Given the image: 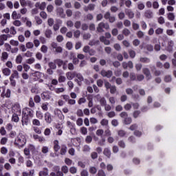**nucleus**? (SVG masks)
Masks as SVG:
<instances>
[{"label": "nucleus", "instance_id": "obj_1", "mask_svg": "<svg viewBox=\"0 0 176 176\" xmlns=\"http://www.w3.org/2000/svg\"><path fill=\"white\" fill-rule=\"evenodd\" d=\"M26 136L23 135L22 133H20L19 135H17L16 140H14V145H16L18 147L22 148L26 144Z\"/></svg>", "mask_w": 176, "mask_h": 176}, {"label": "nucleus", "instance_id": "obj_2", "mask_svg": "<svg viewBox=\"0 0 176 176\" xmlns=\"http://www.w3.org/2000/svg\"><path fill=\"white\" fill-rule=\"evenodd\" d=\"M33 111H23L22 117V124L23 126H27L29 123V117H32Z\"/></svg>", "mask_w": 176, "mask_h": 176}, {"label": "nucleus", "instance_id": "obj_3", "mask_svg": "<svg viewBox=\"0 0 176 176\" xmlns=\"http://www.w3.org/2000/svg\"><path fill=\"white\" fill-rule=\"evenodd\" d=\"M96 134L101 138V140L98 142V145L103 146L104 145V143L106 142V138H104V130L102 129H98L96 132Z\"/></svg>", "mask_w": 176, "mask_h": 176}, {"label": "nucleus", "instance_id": "obj_4", "mask_svg": "<svg viewBox=\"0 0 176 176\" xmlns=\"http://www.w3.org/2000/svg\"><path fill=\"white\" fill-rule=\"evenodd\" d=\"M102 28H105V30H109V24L104 23L103 22L100 23L97 27L98 32H104V29Z\"/></svg>", "mask_w": 176, "mask_h": 176}, {"label": "nucleus", "instance_id": "obj_5", "mask_svg": "<svg viewBox=\"0 0 176 176\" xmlns=\"http://www.w3.org/2000/svg\"><path fill=\"white\" fill-rule=\"evenodd\" d=\"M142 72L144 75H145L147 80H151V79H152V74H151V70H149L148 68L146 67L143 68Z\"/></svg>", "mask_w": 176, "mask_h": 176}, {"label": "nucleus", "instance_id": "obj_6", "mask_svg": "<svg viewBox=\"0 0 176 176\" xmlns=\"http://www.w3.org/2000/svg\"><path fill=\"white\" fill-rule=\"evenodd\" d=\"M100 75H102V76L103 77H106V78H111L112 76V75H113V72H112L111 70H108L107 72L102 69L100 72Z\"/></svg>", "mask_w": 176, "mask_h": 176}, {"label": "nucleus", "instance_id": "obj_7", "mask_svg": "<svg viewBox=\"0 0 176 176\" xmlns=\"http://www.w3.org/2000/svg\"><path fill=\"white\" fill-rule=\"evenodd\" d=\"M76 72H68L66 73V78L68 80H72L76 76Z\"/></svg>", "mask_w": 176, "mask_h": 176}, {"label": "nucleus", "instance_id": "obj_8", "mask_svg": "<svg viewBox=\"0 0 176 176\" xmlns=\"http://www.w3.org/2000/svg\"><path fill=\"white\" fill-rule=\"evenodd\" d=\"M57 15L62 19H65V14H64V9L63 8H57L56 9Z\"/></svg>", "mask_w": 176, "mask_h": 176}, {"label": "nucleus", "instance_id": "obj_9", "mask_svg": "<svg viewBox=\"0 0 176 176\" xmlns=\"http://www.w3.org/2000/svg\"><path fill=\"white\" fill-rule=\"evenodd\" d=\"M117 134L120 138H126L128 136L127 132L122 129L117 131Z\"/></svg>", "mask_w": 176, "mask_h": 176}, {"label": "nucleus", "instance_id": "obj_10", "mask_svg": "<svg viewBox=\"0 0 176 176\" xmlns=\"http://www.w3.org/2000/svg\"><path fill=\"white\" fill-rule=\"evenodd\" d=\"M103 154L108 159L111 158V155H112V152L111 151V149L109 148H104Z\"/></svg>", "mask_w": 176, "mask_h": 176}, {"label": "nucleus", "instance_id": "obj_11", "mask_svg": "<svg viewBox=\"0 0 176 176\" xmlns=\"http://www.w3.org/2000/svg\"><path fill=\"white\" fill-rule=\"evenodd\" d=\"M173 47H174V41L173 40H170L168 43V47L166 48L167 52L171 53V52H173Z\"/></svg>", "mask_w": 176, "mask_h": 176}, {"label": "nucleus", "instance_id": "obj_12", "mask_svg": "<svg viewBox=\"0 0 176 176\" xmlns=\"http://www.w3.org/2000/svg\"><path fill=\"white\" fill-rule=\"evenodd\" d=\"M125 13L128 16L129 19H134V12L131 10L126 9Z\"/></svg>", "mask_w": 176, "mask_h": 176}, {"label": "nucleus", "instance_id": "obj_13", "mask_svg": "<svg viewBox=\"0 0 176 176\" xmlns=\"http://www.w3.org/2000/svg\"><path fill=\"white\" fill-rule=\"evenodd\" d=\"M144 16L146 19H152V17H153V12L151 10H148L145 11Z\"/></svg>", "mask_w": 176, "mask_h": 176}, {"label": "nucleus", "instance_id": "obj_14", "mask_svg": "<svg viewBox=\"0 0 176 176\" xmlns=\"http://www.w3.org/2000/svg\"><path fill=\"white\" fill-rule=\"evenodd\" d=\"M44 118L47 123L50 124L52 122V116H51V114L49 113V112L45 113V116H44Z\"/></svg>", "mask_w": 176, "mask_h": 176}, {"label": "nucleus", "instance_id": "obj_15", "mask_svg": "<svg viewBox=\"0 0 176 176\" xmlns=\"http://www.w3.org/2000/svg\"><path fill=\"white\" fill-rule=\"evenodd\" d=\"M140 63H144V64H148L151 63V59L146 57H141L140 58Z\"/></svg>", "mask_w": 176, "mask_h": 176}, {"label": "nucleus", "instance_id": "obj_16", "mask_svg": "<svg viewBox=\"0 0 176 176\" xmlns=\"http://www.w3.org/2000/svg\"><path fill=\"white\" fill-rule=\"evenodd\" d=\"M54 63L55 64H57L58 65V67L60 68L61 67V66L63 65V64H64V61L61 59H55L54 60Z\"/></svg>", "mask_w": 176, "mask_h": 176}, {"label": "nucleus", "instance_id": "obj_17", "mask_svg": "<svg viewBox=\"0 0 176 176\" xmlns=\"http://www.w3.org/2000/svg\"><path fill=\"white\" fill-rule=\"evenodd\" d=\"M133 135L138 138H140L142 136L143 132H142V131L135 130L133 132Z\"/></svg>", "mask_w": 176, "mask_h": 176}, {"label": "nucleus", "instance_id": "obj_18", "mask_svg": "<svg viewBox=\"0 0 176 176\" xmlns=\"http://www.w3.org/2000/svg\"><path fill=\"white\" fill-rule=\"evenodd\" d=\"M127 141L131 144H135L136 138L133 135H131L130 137L128 138Z\"/></svg>", "mask_w": 176, "mask_h": 176}, {"label": "nucleus", "instance_id": "obj_19", "mask_svg": "<svg viewBox=\"0 0 176 176\" xmlns=\"http://www.w3.org/2000/svg\"><path fill=\"white\" fill-rule=\"evenodd\" d=\"M67 146L63 145L61 146V150L60 151V154H61L62 155H65L67 153Z\"/></svg>", "mask_w": 176, "mask_h": 176}, {"label": "nucleus", "instance_id": "obj_20", "mask_svg": "<svg viewBox=\"0 0 176 176\" xmlns=\"http://www.w3.org/2000/svg\"><path fill=\"white\" fill-rule=\"evenodd\" d=\"M43 171H40L39 176H47L48 175V168H44Z\"/></svg>", "mask_w": 176, "mask_h": 176}, {"label": "nucleus", "instance_id": "obj_21", "mask_svg": "<svg viewBox=\"0 0 176 176\" xmlns=\"http://www.w3.org/2000/svg\"><path fill=\"white\" fill-rule=\"evenodd\" d=\"M14 78H16V79H19V72H17V70H14V73L10 77V78L11 79H14Z\"/></svg>", "mask_w": 176, "mask_h": 176}, {"label": "nucleus", "instance_id": "obj_22", "mask_svg": "<svg viewBox=\"0 0 176 176\" xmlns=\"http://www.w3.org/2000/svg\"><path fill=\"white\" fill-rule=\"evenodd\" d=\"M89 172L92 175H95L97 173V168L94 166L89 167Z\"/></svg>", "mask_w": 176, "mask_h": 176}, {"label": "nucleus", "instance_id": "obj_23", "mask_svg": "<svg viewBox=\"0 0 176 176\" xmlns=\"http://www.w3.org/2000/svg\"><path fill=\"white\" fill-rule=\"evenodd\" d=\"M137 129H138V125L137 124H133L129 127V130L131 131H138Z\"/></svg>", "mask_w": 176, "mask_h": 176}, {"label": "nucleus", "instance_id": "obj_24", "mask_svg": "<svg viewBox=\"0 0 176 176\" xmlns=\"http://www.w3.org/2000/svg\"><path fill=\"white\" fill-rule=\"evenodd\" d=\"M12 111H21V109H20V104H15L12 107Z\"/></svg>", "mask_w": 176, "mask_h": 176}, {"label": "nucleus", "instance_id": "obj_25", "mask_svg": "<svg viewBox=\"0 0 176 176\" xmlns=\"http://www.w3.org/2000/svg\"><path fill=\"white\" fill-rule=\"evenodd\" d=\"M10 69L9 68H5L3 69V74L6 75V76H9L10 75Z\"/></svg>", "mask_w": 176, "mask_h": 176}, {"label": "nucleus", "instance_id": "obj_26", "mask_svg": "<svg viewBox=\"0 0 176 176\" xmlns=\"http://www.w3.org/2000/svg\"><path fill=\"white\" fill-rule=\"evenodd\" d=\"M48 67H50L51 69H56V68H57V65H56V63L54 62H50L48 63Z\"/></svg>", "mask_w": 176, "mask_h": 176}, {"label": "nucleus", "instance_id": "obj_27", "mask_svg": "<svg viewBox=\"0 0 176 176\" xmlns=\"http://www.w3.org/2000/svg\"><path fill=\"white\" fill-rule=\"evenodd\" d=\"M144 49H146L148 52H153V45L151 44H147L145 47Z\"/></svg>", "mask_w": 176, "mask_h": 176}, {"label": "nucleus", "instance_id": "obj_28", "mask_svg": "<svg viewBox=\"0 0 176 176\" xmlns=\"http://www.w3.org/2000/svg\"><path fill=\"white\" fill-rule=\"evenodd\" d=\"M76 78L78 79V80H80V82H83L85 80V78H83V76L80 73H76Z\"/></svg>", "mask_w": 176, "mask_h": 176}, {"label": "nucleus", "instance_id": "obj_29", "mask_svg": "<svg viewBox=\"0 0 176 176\" xmlns=\"http://www.w3.org/2000/svg\"><path fill=\"white\" fill-rule=\"evenodd\" d=\"M100 124L102 126H106V128H109V126H108V120H105V119L102 120L101 122H100Z\"/></svg>", "mask_w": 176, "mask_h": 176}, {"label": "nucleus", "instance_id": "obj_30", "mask_svg": "<svg viewBox=\"0 0 176 176\" xmlns=\"http://www.w3.org/2000/svg\"><path fill=\"white\" fill-rule=\"evenodd\" d=\"M131 123H132V118H129V117L124 118V124L129 125Z\"/></svg>", "mask_w": 176, "mask_h": 176}, {"label": "nucleus", "instance_id": "obj_31", "mask_svg": "<svg viewBox=\"0 0 176 176\" xmlns=\"http://www.w3.org/2000/svg\"><path fill=\"white\" fill-rule=\"evenodd\" d=\"M23 61V56L21 55H18L16 58V64H21V62Z\"/></svg>", "mask_w": 176, "mask_h": 176}, {"label": "nucleus", "instance_id": "obj_32", "mask_svg": "<svg viewBox=\"0 0 176 176\" xmlns=\"http://www.w3.org/2000/svg\"><path fill=\"white\" fill-rule=\"evenodd\" d=\"M118 145L122 148H124L126 147V143H124V140L118 141Z\"/></svg>", "mask_w": 176, "mask_h": 176}, {"label": "nucleus", "instance_id": "obj_33", "mask_svg": "<svg viewBox=\"0 0 176 176\" xmlns=\"http://www.w3.org/2000/svg\"><path fill=\"white\" fill-rule=\"evenodd\" d=\"M66 47H67V49H68V50H72V47H74V45H73V44H72V42L68 41V42L66 43Z\"/></svg>", "mask_w": 176, "mask_h": 176}, {"label": "nucleus", "instance_id": "obj_34", "mask_svg": "<svg viewBox=\"0 0 176 176\" xmlns=\"http://www.w3.org/2000/svg\"><path fill=\"white\" fill-rule=\"evenodd\" d=\"M122 34L124 35H125V36H129V35H130V34H131V32H130V30L127 28H124L123 30H122Z\"/></svg>", "mask_w": 176, "mask_h": 176}, {"label": "nucleus", "instance_id": "obj_35", "mask_svg": "<svg viewBox=\"0 0 176 176\" xmlns=\"http://www.w3.org/2000/svg\"><path fill=\"white\" fill-rule=\"evenodd\" d=\"M168 19L169 20H171L172 21H174V19H175V16L174 15V13L173 12H169L168 14Z\"/></svg>", "mask_w": 176, "mask_h": 176}, {"label": "nucleus", "instance_id": "obj_36", "mask_svg": "<svg viewBox=\"0 0 176 176\" xmlns=\"http://www.w3.org/2000/svg\"><path fill=\"white\" fill-rule=\"evenodd\" d=\"M52 30H47L45 32V35L46 36V38H50L52 36Z\"/></svg>", "mask_w": 176, "mask_h": 176}, {"label": "nucleus", "instance_id": "obj_37", "mask_svg": "<svg viewBox=\"0 0 176 176\" xmlns=\"http://www.w3.org/2000/svg\"><path fill=\"white\" fill-rule=\"evenodd\" d=\"M32 129H33L34 132L36 133V134H41V130L39 129L38 127L33 126Z\"/></svg>", "mask_w": 176, "mask_h": 176}, {"label": "nucleus", "instance_id": "obj_38", "mask_svg": "<svg viewBox=\"0 0 176 176\" xmlns=\"http://www.w3.org/2000/svg\"><path fill=\"white\" fill-rule=\"evenodd\" d=\"M91 148L89 146L85 145L84 147H82V151L85 153L90 152Z\"/></svg>", "mask_w": 176, "mask_h": 176}, {"label": "nucleus", "instance_id": "obj_39", "mask_svg": "<svg viewBox=\"0 0 176 176\" xmlns=\"http://www.w3.org/2000/svg\"><path fill=\"white\" fill-rule=\"evenodd\" d=\"M80 132H81V133L82 135H87V127H81V129H80Z\"/></svg>", "mask_w": 176, "mask_h": 176}, {"label": "nucleus", "instance_id": "obj_40", "mask_svg": "<svg viewBox=\"0 0 176 176\" xmlns=\"http://www.w3.org/2000/svg\"><path fill=\"white\" fill-rule=\"evenodd\" d=\"M32 124L36 126H41V122L38 120L34 119L32 121Z\"/></svg>", "mask_w": 176, "mask_h": 176}, {"label": "nucleus", "instance_id": "obj_41", "mask_svg": "<svg viewBox=\"0 0 176 176\" xmlns=\"http://www.w3.org/2000/svg\"><path fill=\"white\" fill-rule=\"evenodd\" d=\"M61 170L63 173L67 174L69 171L67 166H63L61 168Z\"/></svg>", "mask_w": 176, "mask_h": 176}, {"label": "nucleus", "instance_id": "obj_42", "mask_svg": "<svg viewBox=\"0 0 176 176\" xmlns=\"http://www.w3.org/2000/svg\"><path fill=\"white\" fill-rule=\"evenodd\" d=\"M129 56L131 58H134V57H135V51L133 50H130L129 51Z\"/></svg>", "mask_w": 176, "mask_h": 176}, {"label": "nucleus", "instance_id": "obj_43", "mask_svg": "<svg viewBox=\"0 0 176 176\" xmlns=\"http://www.w3.org/2000/svg\"><path fill=\"white\" fill-rule=\"evenodd\" d=\"M8 141V139L7 138H3L1 139L0 144L1 145H6Z\"/></svg>", "mask_w": 176, "mask_h": 176}, {"label": "nucleus", "instance_id": "obj_44", "mask_svg": "<svg viewBox=\"0 0 176 176\" xmlns=\"http://www.w3.org/2000/svg\"><path fill=\"white\" fill-rule=\"evenodd\" d=\"M80 25H82V23H80V21H77L74 23V27L77 29L79 30L80 28Z\"/></svg>", "mask_w": 176, "mask_h": 176}, {"label": "nucleus", "instance_id": "obj_45", "mask_svg": "<svg viewBox=\"0 0 176 176\" xmlns=\"http://www.w3.org/2000/svg\"><path fill=\"white\" fill-rule=\"evenodd\" d=\"M65 163L67 166H72V161L69 158H65Z\"/></svg>", "mask_w": 176, "mask_h": 176}, {"label": "nucleus", "instance_id": "obj_46", "mask_svg": "<svg viewBox=\"0 0 176 176\" xmlns=\"http://www.w3.org/2000/svg\"><path fill=\"white\" fill-rule=\"evenodd\" d=\"M56 170H58L56 174V176H64V173H63V172L59 170H60L59 166H56Z\"/></svg>", "mask_w": 176, "mask_h": 176}, {"label": "nucleus", "instance_id": "obj_47", "mask_svg": "<svg viewBox=\"0 0 176 176\" xmlns=\"http://www.w3.org/2000/svg\"><path fill=\"white\" fill-rule=\"evenodd\" d=\"M43 116H44V115L43 114L41 111H36V117H37V118L42 119Z\"/></svg>", "mask_w": 176, "mask_h": 176}, {"label": "nucleus", "instance_id": "obj_48", "mask_svg": "<svg viewBox=\"0 0 176 176\" xmlns=\"http://www.w3.org/2000/svg\"><path fill=\"white\" fill-rule=\"evenodd\" d=\"M93 141V138H91L90 135H87L85 138V142L87 144H90Z\"/></svg>", "mask_w": 176, "mask_h": 176}, {"label": "nucleus", "instance_id": "obj_49", "mask_svg": "<svg viewBox=\"0 0 176 176\" xmlns=\"http://www.w3.org/2000/svg\"><path fill=\"white\" fill-rule=\"evenodd\" d=\"M130 79H131V80H135L137 79L135 73H134V72L130 73Z\"/></svg>", "mask_w": 176, "mask_h": 176}, {"label": "nucleus", "instance_id": "obj_50", "mask_svg": "<svg viewBox=\"0 0 176 176\" xmlns=\"http://www.w3.org/2000/svg\"><path fill=\"white\" fill-rule=\"evenodd\" d=\"M69 172L70 173L72 174H75L77 173V168L76 167H74V166H72V167H70L69 168Z\"/></svg>", "mask_w": 176, "mask_h": 176}, {"label": "nucleus", "instance_id": "obj_51", "mask_svg": "<svg viewBox=\"0 0 176 176\" xmlns=\"http://www.w3.org/2000/svg\"><path fill=\"white\" fill-rule=\"evenodd\" d=\"M162 129H163V126L160 124L156 125L155 127L154 128L156 132H159Z\"/></svg>", "mask_w": 176, "mask_h": 176}, {"label": "nucleus", "instance_id": "obj_52", "mask_svg": "<svg viewBox=\"0 0 176 176\" xmlns=\"http://www.w3.org/2000/svg\"><path fill=\"white\" fill-rule=\"evenodd\" d=\"M106 169H107L109 172L113 171V166L112 164H107V166H106Z\"/></svg>", "mask_w": 176, "mask_h": 176}, {"label": "nucleus", "instance_id": "obj_53", "mask_svg": "<svg viewBox=\"0 0 176 176\" xmlns=\"http://www.w3.org/2000/svg\"><path fill=\"white\" fill-rule=\"evenodd\" d=\"M133 162L135 165L138 166L140 164V160L139 158H133Z\"/></svg>", "mask_w": 176, "mask_h": 176}, {"label": "nucleus", "instance_id": "obj_54", "mask_svg": "<svg viewBox=\"0 0 176 176\" xmlns=\"http://www.w3.org/2000/svg\"><path fill=\"white\" fill-rule=\"evenodd\" d=\"M65 76H60L58 78V82L59 83H63L64 82H65Z\"/></svg>", "mask_w": 176, "mask_h": 176}, {"label": "nucleus", "instance_id": "obj_55", "mask_svg": "<svg viewBox=\"0 0 176 176\" xmlns=\"http://www.w3.org/2000/svg\"><path fill=\"white\" fill-rule=\"evenodd\" d=\"M41 50L43 53H47V46L45 45H42Z\"/></svg>", "mask_w": 176, "mask_h": 176}, {"label": "nucleus", "instance_id": "obj_56", "mask_svg": "<svg viewBox=\"0 0 176 176\" xmlns=\"http://www.w3.org/2000/svg\"><path fill=\"white\" fill-rule=\"evenodd\" d=\"M26 47H27V49H32V47H34V43L32 42L27 43Z\"/></svg>", "mask_w": 176, "mask_h": 176}, {"label": "nucleus", "instance_id": "obj_57", "mask_svg": "<svg viewBox=\"0 0 176 176\" xmlns=\"http://www.w3.org/2000/svg\"><path fill=\"white\" fill-rule=\"evenodd\" d=\"M10 45H12V46H19V41H14V40H11L10 41Z\"/></svg>", "mask_w": 176, "mask_h": 176}, {"label": "nucleus", "instance_id": "obj_58", "mask_svg": "<svg viewBox=\"0 0 176 176\" xmlns=\"http://www.w3.org/2000/svg\"><path fill=\"white\" fill-rule=\"evenodd\" d=\"M12 121L14 122H19V116L16 114H13Z\"/></svg>", "mask_w": 176, "mask_h": 176}, {"label": "nucleus", "instance_id": "obj_59", "mask_svg": "<svg viewBox=\"0 0 176 176\" xmlns=\"http://www.w3.org/2000/svg\"><path fill=\"white\" fill-rule=\"evenodd\" d=\"M164 82H166V83L171 82V76H166L164 78Z\"/></svg>", "mask_w": 176, "mask_h": 176}, {"label": "nucleus", "instance_id": "obj_60", "mask_svg": "<svg viewBox=\"0 0 176 176\" xmlns=\"http://www.w3.org/2000/svg\"><path fill=\"white\" fill-rule=\"evenodd\" d=\"M35 20L38 25H41V24H42V20L39 16H35Z\"/></svg>", "mask_w": 176, "mask_h": 176}, {"label": "nucleus", "instance_id": "obj_61", "mask_svg": "<svg viewBox=\"0 0 176 176\" xmlns=\"http://www.w3.org/2000/svg\"><path fill=\"white\" fill-rule=\"evenodd\" d=\"M0 134L1 135H6V129H5V127H1V129H0Z\"/></svg>", "mask_w": 176, "mask_h": 176}, {"label": "nucleus", "instance_id": "obj_62", "mask_svg": "<svg viewBox=\"0 0 176 176\" xmlns=\"http://www.w3.org/2000/svg\"><path fill=\"white\" fill-rule=\"evenodd\" d=\"M98 176H106V173L103 170H99L98 171Z\"/></svg>", "mask_w": 176, "mask_h": 176}, {"label": "nucleus", "instance_id": "obj_63", "mask_svg": "<svg viewBox=\"0 0 176 176\" xmlns=\"http://www.w3.org/2000/svg\"><path fill=\"white\" fill-rule=\"evenodd\" d=\"M80 175L81 176H88L89 175V173H88V171L87 170H82L81 171V173H80Z\"/></svg>", "mask_w": 176, "mask_h": 176}, {"label": "nucleus", "instance_id": "obj_64", "mask_svg": "<svg viewBox=\"0 0 176 176\" xmlns=\"http://www.w3.org/2000/svg\"><path fill=\"white\" fill-rule=\"evenodd\" d=\"M142 68V64H141V63H137L136 65H135V69H136V70H138V71H141V69Z\"/></svg>", "mask_w": 176, "mask_h": 176}]
</instances>
